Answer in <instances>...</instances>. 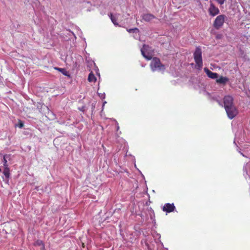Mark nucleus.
<instances>
[{
  "instance_id": "nucleus-1",
  "label": "nucleus",
  "mask_w": 250,
  "mask_h": 250,
  "mask_svg": "<svg viewBox=\"0 0 250 250\" xmlns=\"http://www.w3.org/2000/svg\"><path fill=\"white\" fill-rule=\"evenodd\" d=\"M152 61L150 62V67L153 71L156 70H164L165 69V66L163 64L160 60L157 58H152Z\"/></svg>"
},
{
  "instance_id": "nucleus-2",
  "label": "nucleus",
  "mask_w": 250,
  "mask_h": 250,
  "mask_svg": "<svg viewBox=\"0 0 250 250\" xmlns=\"http://www.w3.org/2000/svg\"><path fill=\"white\" fill-rule=\"evenodd\" d=\"M202 52L201 48L199 46L196 48L195 51L193 54L194 59L196 64L199 68H201L203 66Z\"/></svg>"
},
{
  "instance_id": "nucleus-3",
  "label": "nucleus",
  "mask_w": 250,
  "mask_h": 250,
  "mask_svg": "<svg viewBox=\"0 0 250 250\" xmlns=\"http://www.w3.org/2000/svg\"><path fill=\"white\" fill-rule=\"evenodd\" d=\"M227 17L225 15L218 16L215 19L213 25L216 29H219L223 25Z\"/></svg>"
},
{
  "instance_id": "nucleus-4",
  "label": "nucleus",
  "mask_w": 250,
  "mask_h": 250,
  "mask_svg": "<svg viewBox=\"0 0 250 250\" xmlns=\"http://www.w3.org/2000/svg\"><path fill=\"white\" fill-rule=\"evenodd\" d=\"M225 110L228 117L230 119L234 118L238 114V110L234 105L229 106L228 108H225Z\"/></svg>"
},
{
  "instance_id": "nucleus-5",
  "label": "nucleus",
  "mask_w": 250,
  "mask_h": 250,
  "mask_svg": "<svg viewBox=\"0 0 250 250\" xmlns=\"http://www.w3.org/2000/svg\"><path fill=\"white\" fill-rule=\"evenodd\" d=\"M150 47L148 45L144 44L142 48L141 51L142 55L144 58L148 60H150L152 59L150 51Z\"/></svg>"
},
{
  "instance_id": "nucleus-6",
  "label": "nucleus",
  "mask_w": 250,
  "mask_h": 250,
  "mask_svg": "<svg viewBox=\"0 0 250 250\" xmlns=\"http://www.w3.org/2000/svg\"><path fill=\"white\" fill-rule=\"evenodd\" d=\"M223 103L225 109L226 108H228L229 106L234 105L233 103V98L230 95H227L224 97Z\"/></svg>"
},
{
  "instance_id": "nucleus-7",
  "label": "nucleus",
  "mask_w": 250,
  "mask_h": 250,
  "mask_svg": "<svg viewBox=\"0 0 250 250\" xmlns=\"http://www.w3.org/2000/svg\"><path fill=\"white\" fill-rule=\"evenodd\" d=\"M175 209V207L173 203H166L163 208V210L167 212H171Z\"/></svg>"
},
{
  "instance_id": "nucleus-8",
  "label": "nucleus",
  "mask_w": 250,
  "mask_h": 250,
  "mask_svg": "<svg viewBox=\"0 0 250 250\" xmlns=\"http://www.w3.org/2000/svg\"><path fill=\"white\" fill-rule=\"evenodd\" d=\"M209 14L212 16H215L219 14V9L214 6L212 3H211L208 9Z\"/></svg>"
},
{
  "instance_id": "nucleus-9",
  "label": "nucleus",
  "mask_w": 250,
  "mask_h": 250,
  "mask_svg": "<svg viewBox=\"0 0 250 250\" xmlns=\"http://www.w3.org/2000/svg\"><path fill=\"white\" fill-rule=\"evenodd\" d=\"M204 70L209 78L212 79H217L218 78V74L217 73L212 72L207 67L204 68Z\"/></svg>"
},
{
  "instance_id": "nucleus-10",
  "label": "nucleus",
  "mask_w": 250,
  "mask_h": 250,
  "mask_svg": "<svg viewBox=\"0 0 250 250\" xmlns=\"http://www.w3.org/2000/svg\"><path fill=\"white\" fill-rule=\"evenodd\" d=\"M143 20L146 22H149L156 18L155 16L149 13L144 14L142 15Z\"/></svg>"
},
{
  "instance_id": "nucleus-11",
  "label": "nucleus",
  "mask_w": 250,
  "mask_h": 250,
  "mask_svg": "<svg viewBox=\"0 0 250 250\" xmlns=\"http://www.w3.org/2000/svg\"><path fill=\"white\" fill-rule=\"evenodd\" d=\"M229 81V78L226 77L220 76L218 79L216 80V82L219 84H222L224 85Z\"/></svg>"
},
{
  "instance_id": "nucleus-12",
  "label": "nucleus",
  "mask_w": 250,
  "mask_h": 250,
  "mask_svg": "<svg viewBox=\"0 0 250 250\" xmlns=\"http://www.w3.org/2000/svg\"><path fill=\"white\" fill-rule=\"evenodd\" d=\"M2 173L5 176V181L7 182L9 181V179L10 175V169L9 167L4 168V170L2 171Z\"/></svg>"
},
{
  "instance_id": "nucleus-13",
  "label": "nucleus",
  "mask_w": 250,
  "mask_h": 250,
  "mask_svg": "<svg viewBox=\"0 0 250 250\" xmlns=\"http://www.w3.org/2000/svg\"><path fill=\"white\" fill-rule=\"evenodd\" d=\"M97 80V79L93 72H90L88 75V81L89 82H95Z\"/></svg>"
},
{
  "instance_id": "nucleus-14",
  "label": "nucleus",
  "mask_w": 250,
  "mask_h": 250,
  "mask_svg": "<svg viewBox=\"0 0 250 250\" xmlns=\"http://www.w3.org/2000/svg\"><path fill=\"white\" fill-rule=\"evenodd\" d=\"M55 69L62 72L64 75L69 76L68 72L64 68H59V67H55Z\"/></svg>"
},
{
  "instance_id": "nucleus-15",
  "label": "nucleus",
  "mask_w": 250,
  "mask_h": 250,
  "mask_svg": "<svg viewBox=\"0 0 250 250\" xmlns=\"http://www.w3.org/2000/svg\"><path fill=\"white\" fill-rule=\"evenodd\" d=\"M7 156L6 155H4L3 156V160L2 162L3 163V167H8V165L7 164V161L6 159V157Z\"/></svg>"
},
{
  "instance_id": "nucleus-16",
  "label": "nucleus",
  "mask_w": 250,
  "mask_h": 250,
  "mask_svg": "<svg viewBox=\"0 0 250 250\" xmlns=\"http://www.w3.org/2000/svg\"><path fill=\"white\" fill-rule=\"evenodd\" d=\"M110 19L112 21V22L113 23V24L114 25H118V23L117 22V19L115 17H114L113 16V15H112V14H110Z\"/></svg>"
},
{
  "instance_id": "nucleus-17",
  "label": "nucleus",
  "mask_w": 250,
  "mask_h": 250,
  "mask_svg": "<svg viewBox=\"0 0 250 250\" xmlns=\"http://www.w3.org/2000/svg\"><path fill=\"white\" fill-rule=\"evenodd\" d=\"M127 31L129 33H132V32L138 33L139 32V30L137 28H131V29H127Z\"/></svg>"
},
{
  "instance_id": "nucleus-18",
  "label": "nucleus",
  "mask_w": 250,
  "mask_h": 250,
  "mask_svg": "<svg viewBox=\"0 0 250 250\" xmlns=\"http://www.w3.org/2000/svg\"><path fill=\"white\" fill-rule=\"evenodd\" d=\"M36 245H39V246H42V249H44V246L43 242L42 241L40 240H37L36 242Z\"/></svg>"
},
{
  "instance_id": "nucleus-19",
  "label": "nucleus",
  "mask_w": 250,
  "mask_h": 250,
  "mask_svg": "<svg viewBox=\"0 0 250 250\" xmlns=\"http://www.w3.org/2000/svg\"><path fill=\"white\" fill-rule=\"evenodd\" d=\"M215 35V38L217 40L222 39L223 37V35L222 34L219 33H216Z\"/></svg>"
},
{
  "instance_id": "nucleus-20",
  "label": "nucleus",
  "mask_w": 250,
  "mask_h": 250,
  "mask_svg": "<svg viewBox=\"0 0 250 250\" xmlns=\"http://www.w3.org/2000/svg\"><path fill=\"white\" fill-rule=\"evenodd\" d=\"M221 5L223 4L225 0H216Z\"/></svg>"
},
{
  "instance_id": "nucleus-21",
  "label": "nucleus",
  "mask_w": 250,
  "mask_h": 250,
  "mask_svg": "<svg viewBox=\"0 0 250 250\" xmlns=\"http://www.w3.org/2000/svg\"><path fill=\"white\" fill-rule=\"evenodd\" d=\"M23 126V123L21 122L19 124V127L22 128Z\"/></svg>"
},
{
  "instance_id": "nucleus-22",
  "label": "nucleus",
  "mask_w": 250,
  "mask_h": 250,
  "mask_svg": "<svg viewBox=\"0 0 250 250\" xmlns=\"http://www.w3.org/2000/svg\"><path fill=\"white\" fill-rule=\"evenodd\" d=\"M1 171H2L1 167H0V172H1Z\"/></svg>"
}]
</instances>
